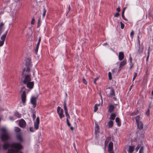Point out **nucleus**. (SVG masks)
Returning <instances> with one entry per match:
<instances>
[{
	"mask_svg": "<svg viewBox=\"0 0 153 153\" xmlns=\"http://www.w3.org/2000/svg\"><path fill=\"white\" fill-rule=\"evenodd\" d=\"M19 143L13 142L11 143H9L7 142L4 143L3 146V148L4 150H7L10 147V149H8L7 153H12L13 151H16L17 149L16 146L19 145Z\"/></svg>",
	"mask_w": 153,
	"mask_h": 153,
	"instance_id": "1",
	"label": "nucleus"
},
{
	"mask_svg": "<svg viewBox=\"0 0 153 153\" xmlns=\"http://www.w3.org/2000/svg\"><path fill=\"white\" fill-rule=\"evenodd\" d=\"M1 131L2 134L0 135V138L1 141H5L11 139V134L5 128H2Z\"/></svg>",
	"mask_w": 153,
	"mask_h": 153,
	"instance_id": "2",
	"label": "nucleus"
},
{
	"mask_svg": "<svg viewBox=\"0 0 153 153\" xmlns=\"http://www.w3.org/2000/svg\"><path fill=\"white\" fill-rule=\"evenodd\" d=\"M25 89V87L23 86L21 89L20 92L22 91V94L21 95L22 101L23 103L26 102V94L25 91H23V90Z\"/></svg>",
	"mask_w": 153,
	"mask_h": 153,
	"instance_id": "3",
	"label": "nucleus"
},
{
	"mask_svg": "<svg viewBox=\"0 0 153 153\" xmlns=\"http://www.w3.org/2000/svg\"><path fill=\"white\" fill-rule=\"evenodd\" d=\"M8 32V30L6 31L1 36L0 40V47H1L3 45L5 40L6 36Z\"/></svg>",
	"mask_w": 153,
	"mask_h": 153,
	"instance_id": "4",
	"label": "nucleus"
},
{
	"mask_svg": "<svg viewBox=\"0 0 153 153\" xmlns=\"http://www.w3.org/2000/svg\"><path fill=\"white\" fill-rule=\"evenodd\" d=\"M57 113L61 119L64 117L65 116L63 114V110L62 109H61L59 106H58L57 108Z\"/></svg>",
	"mask_w": 153,
	"mask_h": 153,
	"instance_id": "5",
	"label": "nucleus"
},
{
	"mask_svg": "<svg viewBox=\"0 0 153 153\" xmlns=\"http://www.w3.org/2000/svg\"><path fill=\"white\" fill-rule=\"evenodd\" d=\"M16 147L17 149H18L17 150V151H13L12 153H23L21 151V150L22 149V146L20 143H19V145L16 146Z\"/></svg>",
	"mask_w": 153,
	"mask_h": 153,
	"instance_id": "6",
	"label": "nucleus"
},
{
	"mask_svg": "<svg viewBox=\"0 0 153 153\" xmlns=\"http://www.w3.org/2000/svg\"><path fill=\"white\" fill-rule=\"evenodd\" d=\"M37 98V97H32L31 98L30 102L33 105V108H35L36 107V101Z\"/></svg>",
	"mask_w": 153,
	"mask_h": 153,
	"instance_id": "7",
	"label": "nucleus"
},
{
	"mask_svg": "<svg viewBox=\"0 0 153 153\" xmlns=\"http://www.w3.org/2000/svg\"><path fill=\"white\" fill-rule=\"evenodd\" d=\"M26 124L25 120L23 119H21L19 121V124L21 128H24L26 126Z\"/></svg>",
	"mask_w": 153,
	"mask_h": 153,
	"instance_id": "8",
	"label": "nucleus"
},
{
	"mask_svg": "<svg viewBox=\"0 0 153 153\" xmlns=\"http://www.w3.org/2000/svg\"><path fill=\"white\" fill-rule=\"evenodd\" d=\"M31 79L30 75H28L25 76V78L23 82L24 84H26L28 82H30Z\"/></svg>",
	"mask_w": 153,
	"mask_h": 153,
	"instance_id": "9",
	"label": "nucleus"
},
{
	"mask_svg": "<svg viewBox=\"0 0 153 153\" xmlns=\"http://www.w3.org/2000/svg\"><path fill=\"white\" fill-rule=\"evenodd\" d=\"M39 118L37 117L36 119V122L34 123V127L35 129H38L39 128Z\"/></svg>",
	"mask_w": 153,
	"mask_h": 153,
	"instance_id": "10",
	"label": "nucleus"
},
{
	"mask_svg": "<svg viewBox=\"0 0 153 153\" xmlns=\"http://www.w3.org/2000/svg\"><path fill=\"white\" fill-rule=\"evenodd\" d=\"M16 138L20 142H22L23 141L21 133H19L16 134Z\"/></svg>",
	"mask_w": 153,
	"mask_h": 153,
	"instance_id": "11",
	"label": "nucleus"
},
{
	"mask_svg": "<svg viewBox=\"0 0 153 153\" xmlns=\"http://www.w3.org/2000/svg\"><path fill=\"white\" fill-rule=\"evenodd\" d=\"M108 89H110V92L109 95L110 96H115V93L114 92V89L111 88V87H108V88H106V90H107Z\"/></svg>",
	"mask_w": 153,
	"mask_h": 153,
	"instance_id": "12",
	"label": "nucleus"
},
{
	"mask_svg": "<svg viewBox=\"0 0 153 153\" xmlns=\"http://www.w3.org/2000/svg\"><path fill=\"white\" fill-rule=\"evenodd\" d=\"M26 66H29L31 67L32 66V63L31 62V60L30 58H27L26 59V63L25 64Z\"/></svg>",
	"mask_w": 153,
	"mask_h": 153,
	"instance_id": "13",
	"label": "nucleus"
},
{
	"mask_svg": "<svg viewBox=\"0 0 153 153\" xmlns=\"http://www.w3.org/2000/svg\"><path fill=\"white\" fill-rule=\"evenodd\" d=\"M26 84L28 88L30 89H32L33 87L34 83L33 81L30 82L26 83Z\"/></svg>",
	"mask_w": 153,
	"mask_h": 153,
	"instance_id": "14",
	"label": "nucleus"
},
{
	"mask_svg": "<svg viewBox=\"0 0 153 153\" xmlns=\"http://www.w3.org/2000/svg\"><path fill=\"white\" fill-rule=\"evenodd\" d=\"M137 128L141 130L143 128V125L141 121L137 123Z\"/></svg>",
	"mask_w": 153,
	"mask_h": 153,
	"instance_id": "15",
	"label": "nucleus"
},
{
	"mask_svg": "<svg viewBox=\"0 0 153 153\" xmlns=\"http://www.w3.org/2000/svg\"><path fill=\"white\" fill-rule=\"evenodd\" d=\"M113 143L112 142H110L108 145V151L109 152H111L113 149Z\"/></svg>",
	"mask_w": 153,
	"mask_h": 153,
	"instance_id": "16",
	"label": "nucleus"
},
{
	"mask_svg": "<svg viewBox=\"0 0 153 153\" xmlns=\"http://www.w3.org/2000/svg\"><path fill=\"white\" fill-rule=\"evenodd\" d=\"M124 57V53L122 52H120L119 54V59L120 61H121Z\"/></svg>",
	"mask_w": 153,
	"mask_h": 153,
	"instance_id": "17",
	"label": "nucleus"
},
{
	"mask_svg": "<svg viewBox=\"0 0 153 153\" xmlns=\"http://www.w3.org/2000/svg\"><path fill=\"white\" fill-rule=\"evenodd\" d=\"M126 64V59H124L123 61L120 62V65L119 68L122 67L124 66Z\"/></svg>",
	"mask_w": 153,
	"mask_h": 153,
	"instance_id": "18",
	"label": "nucleus"
},
{
	"mask_svg": "<svg viewBox=\"0 0 153 153\" xmlns=\"http://www.w3.org/2000/svg\"><path fill=\"white\" fill-rule=\"evenodd\" d=\"M115 107L114 105L112 104L110 105H109V109L108 111L110 112H112L114 110Z\"/></svg>",
	"mask_w": 153,
	"mask_h": 153,
	"instance_id": "19",
	"label": "nucleus"
},
{
	"mask_svg": "<svg viewBox=\"0 0 153 153\" xmlns=\"http://www.w3.org/2000/svg\"><path fill=\"white\" fill-rule=\"evenodd\" d=\"M116 122L117 123V125L118 126H120L121 125V122L120 118L117 117L115 119Z\"/></svg>",
	"mask_w": 153,
	"mask_h": 153,
	"instance_id": "20",
	"label": "nucleus"
},
{
	"mask_svg": "<svg viewBox=\"0 0 153 153\" xmlns=\"http://www.w3.org/2000/svg\"><path fill=\"white\" fill-rule=\"evenodd\" d=\"M29 66H27V68L25 69V68L23 70V71L22 72V75H23L24 74V72L25 71H26L27 72H29L30 71V69L29 67Z\"/></svg>",
	"mask_w": 153,
	"mask_h": 153,
	"instance_id": "21",
	"label": "nucleus"
},
{
	"mask_svg": "<svg viewBox=\"0 0 153 153\" xmlns=\"http://www.w3.org/2000/svg\"><path fill=\"white\" fill-rule=\"evenodd\" d=\"M116 115L115 113H112L110 116V119L114 120L115 119Z\"/></svg>",
	"mask_w": 153,
	"mask_h": 153,
	"instance_id": "22",
	"label": "nucleus"
},
{
	"mask_svg": "<svg viewBox=\"0 0 153 153\" xmlns=\"http://www.w3.org/2000/svg\"><path fill=\"white\" fill-rule=\"evenodd\" d=\"M64 109L65 112H67L68 111V110L67 108V107L66 106V100H64Z\"/></svg>",
	"mask_w": 153,
	"mask_h": 153,
	"instance_id": "23",
	"label": "nucleus"
},
{
	"mask_svg": "<svg viewBox=\"0 0 153 153\" xmlns=\"http://www.w3.org/2000/svg\"><path fill=\"white\" fill-rule=\"evenodd\" d=\"M143 48H140V46H139V49L138 51L137 54H139L143 52Z\"/></svg>",
	"mask_w": 153,
	"mask_h": 153,
	"instance_id": "24",
	"label": "nucleus"
},
{
	"mask_svg": "<svg viewBox=\"0 0 153 153\" xmlns=\"http://www.w3.org/2000/svg\"><path fill=\"white\" fill-rule=\"evenodd\" d=\"M134 150V147L130 146H129L128 152L130 153L132 152Z\"/></svg>",
	"mask_w": 153,
	"mask_h": 153,
	"instance_id": "25",
	"label": "nucleus"
},
{
	"mask_svg": "<svg viewBox=\"0 0 153 153\" xmlns=\"http://www.w3.org/2000/svg\"><path fill=\"white\" fill-rule=\"evenodd\" d=\"M108 124L109 128H111L113 126V122L112 121L110 120L108 122Z\"/></svg>",
	"mask_w": 153,
	"mask_h": 153,
	"instance_id": "26",
	"label": "nucleus"
},
{
	"mask_svg": "<svg viewBox=\"0 0 153 153\" xmlns=\"http://www.w3.org/2000/svg\"><path fill=\"white\" fill-rule=\"evenodd\" d=\"M15 116L18 118H20L21 117V114L18 112H16L15 113Z\"/></svg>",
	"mask_w": 153,
	"mask_h": 153,
	"instance_id": "27",
	"label": "nucleus"
},
{
	"mask_svg": "<svg viewBox=\"0 0 153 153\" xmlns=\"http://www.w3.org/2000/svg\"><path fill=\"white\" fill-rule=\"evenodd\" d=\"M100 105V104H96L94 105V111L96 112L98 110V106H99Z\"/></svg>",
	"mask_w": 153,
	"mask_h": 153,
	"instance_id": "28",
	"label": "nucleus"
},
{
	"mask_svg": "<svg viewBox=\"0 0 153 153\" xmlns=\"http://www.w3.org/2000/svg\"><path fill=\"white\" fill-rule=\"evenodd\" d=\"M21 130V129L18 127H15V128L14 131L15 132H20Z\"/></svg>",
	"mask_w": 153,
	"mask_h": 153,
	"instance_id": "29",
	"label": "nucleus"
},
{
	"mask_svg": "<svg viewBox=\"0 0 153 153\" xmlns=\"http://www.w3.org/2000/svg\"><path fill=\"white\" fill-rule=\"evenodd\" d=\"M135 119L136 121V122L137 123H138V122L140 121V117L139 115L135 117Z\"/></svg>",
	"mask_w": 153,
	"mask_h": 153,
	"instance_id": "30",
	"label": "nucleus"
},
{
	"mask_svg": "<svg viewBox=\"0 0 153 153\" xmlns=\"http://www.w3.org/2000/svg\"><path fill=\"white\" fill-rule=\"evenodd\" d=\"M99 130V127L97 125H96L95 127V133L98 132H99L98 131Z\"/></svg>",
	"mask_w": 153,
	"mask_h": 153,
	"instance_id": "31",
	"label": "nucleus"
},
{
	"mask_svg": "<svg viewBox=\"0 0 153 153\" xmlns=\"http://www.w3.org/2000/svg\"><path fill=\"white\" fill-rule=\"evenodd\" d=\"M32 117L33 120H34L36 117V112L35 111H33V112Z\"/></svg>",
	"mask_w": 153,
	"mask_h": 153,
	"instance_id": "32",
	"label": "nucleus"
},
{
	"mask_svg": "<svg viewBox=\"0 0 153 153\" xmlns=\"http://www.w3.org/2000/svg\"><path fill=\"white\" fill-rule=\"evenodd\" d=\"M68 126L70 127V129L73 131L74 130V128L73 127L71 126V124L70 123H68L67 124Z\"/></svg>",
	"mask_w": 153,
	"mask_h": 153,
	"instance_id": "33",
	"label": "nucleus"
},
{
	"mask_svg": "<svg viewBox=\"0 0 153 153\" xmlns=\"http://www.w3.org/2000/svg\"><path fill=\"white\" fill-rule=\"evenodd\" d=\"M108 78L109 80L112 79L111 73V72H109L108 74Z\"/></svg>",
	"mask_w": 153,
	"mask_h": 153,
	"instance_id": "34",
	"label": "nucleus"
},
{
	"mask_svg": "<svg viewBox=\"0 0 153 153\" xmlns=\"http://www.w3.org/2000/svg\"><path fill=\"white\" fill-rule=\"evenodd\" d=\"M43 13L42 14V16H43V17H44L45 16V13H46V10L45 9V8H43Z\"/></svg>",
	"mask_w": 153,
	"mask_h": 153,
	"instance_id": "35",
	"label": "nucleus"
},
{
	"mask_svg": "<svg viewBox=\"0 0 153 153\" xmlns=\"http://www.w3.org/2000/svg\"><path fill=\"white\" fill-rule=\"evenodd\" d=\"M40 18H39V20H38V25L37 26V28L39 27L41 25V22H40Z\"/></svg>",
	"mask_w": 153,
	"mask_h": 153,
	"instance_id": "36",
	"label": "nucleus"
},
{
	"mask_svg": "<svg viewBox=\"0 0 153 153\" xmlns=\"http://www.w3.org/2000/svg\"><path fill=\"white\" fill-rule=\"evenodd\" d=\"M137 73L135 72L134 73V76H133V80H132L133 81H134L136 77L137 76Z\"/></svg>",
	"mask_w": 153,
	"mask_h": 153,
	"instance_id": "37",
	"label": "nucleus"
},
{
	"mask_svg": "<svg viewBox=\"0 0 153 153\" xmlns=\"http://www.w3.org/2000/svg\"><path fill=\"white\" fill-rule=\"evenodd\" d=\"M65 116L67 117V118H68H68H70V116L69 114H68V111L65 112Z\"/></svg>",
	"mask_w": 153,
	"mask_h": 153,
	"instance_id": "38",
	"label": "nucleus"
},
{
	"mask_svg": "<svg viewBox=\"0 0 153 153\" xmlns=\"http://www.w3.org/2000/svg\"><path fill=\"white\" fill-rule=\"evenodd\" d=\"M35 19H34V17H33L32 19V20L31 22V25H33L35 22Z\"/></svg>",
	"mask_w": 153,
	"mask_h": 153,
	"instance_id": "39",
	"label": "nucleus"
},
{
	"mask_svg": "<svg viewBox=\"0 0 153 153\" xmlns=\"http://www.w3.org/2000/svg\"><path fill=\"white\" fill-rule=\"evenodd\" d=\"M39 48V47H36V48L35 50L34 53L36 54H37Z\"/></svg>",
	"mask_w": 153,
	"mask_h": 153,
	"instance_id": "40",
	"label": "nucleus"
},
{
	"mask_svg": "<svg viewBox=\"0 0 153 153\" xmlns=\"http://www.w3.org/2000/svg\"><path fill=\"white\" fill-rule=\"evenodd\" d=\"M120 23L121 24V28L122 29H123L125 25L122 22H120Z\"/></svg>",
	"mask_w": 153,
	"mask_h": 153,
	"instance_id": "41",
	"label": "nucleus"
},
{
	"mask_svg": "<svg viewBox=\"0 0 153 153\" xmlns=\"http://www.w3.org/2000/svg\"><path fill=\"white\" fill-rule=\"evenodd\" d=\"M82 80L83 83H84L86 85L87 84V81L84 78H83Z\"/></svg>",
	"mask_w": 153,
	"mask_h": 153,
	"instance_id": "42",
	"label": "nucleus"
},
{
	"mask_svg": "<svg viewBox=\"0 0 153 153\" xmlns=\"http://www.w3.org/2000/svg\"><path fill=\"white\" fill-rule=\"evenodd\" d=\"M129 63L131 64H132V58L131 56H130L129 58Z\"/></svg>",
	"mask_w": 153,
	"mask_h": 153,
	"instance_id": "43",
	"label": "nucleus"
},
{
	"mask_svg": "<svg viewBox=\"0 0 153 153\" xmlns=\"http://www.w3.org/2000/svg\"><path fill=\"white\" fill-rule=\"evenodd\" d=\"M143 150H144V148H143V147H141L139 151V152H143Z\"/></svg>",
	"mask_w": 153,
	"mask_h": 153,
	"instance_id": "44",
	"label": "nucleus"
},
{
	"mask_svg": "<svg viewBox=\"0 0 153 153\" xmlns=\"http://www.w3.org/2000/svg\"><path fill=\"white\" fill-rule=\"evenodd\" d=\"M146 114L147 115L149 116V109H148V110L146 112Z\"/></svg>",
	"mask_w": 153,
	"mask_h": 153,
	"instance_id": "45",
	"label": "nucleus"
},
{
	"mask_svg": "<svg viewBox=\"0 0 153 153\" xmlns=\"http://www.w3.org/2000/svg\"><path fill=\"white\" fill-rule=\"evenodd\" d=\"M134 35V31L133 30H132L130 33V36L131 38H132L133 37Z\"/></svg>",
	"mask_w": 153,
	"mask_h": 153,
	"instance_id": "46",
	"label": "nucleus"
},
{
	"mask_svg": "<svg viewBox=\"0 0 153 153\" xmlns=\"http://www.w3.org/2000/svg\"><path fill=\"white\" fill-rule=\"evenodd\" d=\"M140 145H137V147L135 148L136 151H137L140 148Z\"/></svg>",
	"mask_w": 153,
	"mask_h": 153,
	"instance_id": "47",
	"label": "nucleus"
},
{
	"mask_svg": "<svg viewBox=\"0 0 153 153\" xmlns=\"http://www.w3.org/2000/svg\"><path fill=\"white\" fill-rule=\"evenodd\" d=\"M119 15V13H116L115 14H114V17H118Z\"/></svg>",
	"mask_w": 153,
	"mask_h": 153,
	"instance_id": "48",
	"label": "nucleus"
},
{
	"mask_svg": "<svg viewBox=\"0 0 153 153\" xmlns=\"http://www.w3.org/2000/svg\"><path fill=\"white\" fill-rule=\"evenodd\" d=\"M99 79L98 77H97L94 79V82L95 84H96V81L97 80Z\"/></svg>",
	"mask_w": 153,
	"mask_h": 153,
	"instance_id": "49",
	"label": "nucleus"
},
{
	"mask_svg": "<svg viewBox=\"0 0 153 153\" xmlns=\"http://www.w3.org/2000/svg\"><path fill=\"white\" fill-rule=\"evenodd\" d=\"M29 130L32 132H33L34 131L33 128L32 127H30V128Z\"/></svg>",
	"mask_w": 153,
	"mask_h": 153,
	"instance_id": "50",
	"label": "nucleus"
},
{
	"mask_svg": "<svg viewBox=\"0 0 153 153\" xmlns=\"http://www.w3.org/2000/svg\"><path fill=\"white\" fill-rule=\"evenodd\" d=\"M122 17L124 20H127V19L125 18L124 14H122Z\"/></svg>",
	"mask_w": 153,
	"mask_h": 153,
	"instance_id": "51",
	"label": "nucleus"
},
{
	"mask_svg": "<svg viewBox=\"0 0 153 153\" xmlns=\"http://www.w3.org/2000/svg\"><path fill=\"white\" fill-rule=\"evenodd\" d=\"M126 7H125L123 8V11H122V14H124L125 10L126 9Z\"/></svg>",
	"mask_w": 153,
	"mask_h": 153,
	"instance_id": "52",
	"label": "nucleus"
},
{
	"mask_svg": "<svg viewBox=\"0 0 153 153\" xmlns=\"http://www.w3.org/2000/svg\"><path fill=\"white\" fill-rule=\"evenodd\" d=\"M139 36H138L137 37V38H138V44H139V46H140V41L139 39Z\"/></svg>",
	"mask_w": 153,
	"mask_h": 153,
	"instance_id": "53",
	"label": "nucleus"
},
{
	"mask_svg": "<svg viewBox=\"0 0 153 153\" xmlns=\"http://www.w3.org/2000/svg\"><path fill=\"white\" fill-rule=\"evenodd\" d=\"M117 10L118 11V13L120 12V7H117Z\"/></svg>",
	"mask_w": 153,
	"mask_h": 153,
	"instance_id": "54",
	"label": "nucleus"
},
{
	"mask_svg": "<svg viewBox=\"0 0 153 153\" xmlns=\"http://www.w3.org/2000/svg\"><path fill=\"white\" fill-rule=\"evenodd\" d=\"M41 40V37H40L38 39V42L40 43Z\"/></svg>",
	"mask_w": 153,
	"mask_h": 153,
	"instance_id": "55",
	"label": "nucleus"
},
{
	"mask_svg": "<svg viewBox=\"0 0 153 153\" xmlns=\"http://www.w3.org/2000/svg\"><path fill=\"white\" fill-rule=\"evenodd\" d=\"M147 53H148V55L147 56H149L150 52V51H149V49H148V50Z\"/></svg>",
	"mask_w": 153,
	"mask_h": 153,
	"instance_id": "56",
	"label": "nucleus"
},
{
	"mask_svg": "<svg viewBox=\"0 0 153 153\" xmlns=\"http://www.w3.org/2000/svg\"><path fill=\"white\" fill-rule=\"evenodd\" d=\"M132 115H136V114H137V112H134V113H132Z\"/></svg>",
	"mask_w": 153,
	"mask_h": 153,
	"instance_id": "57",
	"label": "nucleus"
},
{
	"mask_svg": "<svg viewBox=\"0 0 153 153\" xmlns=\"http://www.w3.org/2000/svg\"><path fill=\"white\" fill-rule=\"evenodd\" d=\"M40 43L38 42L37 43L36 47H39Z\"/></svg>",
	"mask_w": 153,
	"mask_h": 153,
	"instance_id": "58",
	"label": "nucleus"
},
{
	"mask_svg": "<svg viewBox=\"0 0 153 153\" xmlns=\"http://www.w3.org/2000/svg\"><path fill=\"white\" fill-rule=\"evenodd\" d=\"M66 121H67V124L69 123L68 119V118H67L66 119Z\"/></svg>",
	"mask_w": 153,
	"mask_h": 153,
	"instance_id": "59",
	"label": "nucleus"
},
{
	"mask_svg": "<svg viewBox=\"0 0 153 153\" xmlns=\"http://www.w3.org/2000/svg\"><path fill=\"white\" fill-rule=\"evenodd\" d=\"M9 119L10 120H13V118L12 117H9Z\"/></svg>",
	"mask_w": 153,
	"mask_h": 153,
	"instance_id": "60",
	"label": "nucleus"
},
{
	"mask_svg": "<svg viewBox=\"0 0 153 153\" xmlns=\"http://www.w3.org/2000/svg\"><path fill=\"white\" fill-rule=\"evenodd\" d=\"M132 66H133V64H130V69H131L132 68Z\"/></svg>",
	"mask_w": 153,
	"mask_h": 153,
	"instance_id": "61",
	"label": "nucleus"
},
{
	"mask_svg": "<svg viewBox=\"0 0 153 153\" xmlns=\"http://www.w3.org/2000/svg\"><path fill=\"white\" fill-rule=\"evenodd\" d=\"M149 56H147V57H146V61H147L148 60V59H149Z\"/></svg>",
	"mask_w": 153,
	"mask_h": 153,
	"instance_id": "62",
	"label": "nucleus"
},
{
	"mask_svg": "<svg viewBox=\"0 0 153 153\" xmlns=\"http://www.w3.org/2000/svg\"><path fill=\"white\" fill-rule=\"evenodd\" d=\"M70 9H71V7L70 5H69L68 8V11H69V10H70Z\"/></svg>",
	"mask_w": 153,
	"mask_h": 153,
	"instance_id": "63",
	"label": "nucleus"
},
{
	"mask_svg": "<svg viewBox=\"0 0 153 153\" xmlns=\"http://www.w3.org/2000/svg\"><path fill=\"white\" fill-rule=\"evenodd\" d=\"M107 44H108L107 43H104L103 45H107Z\"/></svg>",
	"mask_w": 153,
	"mask_h": 153,
	"instance_id": "64",
	"label": "nucleus"
}]
</instances>
